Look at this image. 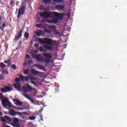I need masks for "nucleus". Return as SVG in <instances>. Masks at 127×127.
Returning <instances> with one entry per match:
<instances>
[{"label":"nucleus","mask_w":127,"mask_h":127,"mask_svg":"<svg viewBox=\"0 0 127 127\" xmlns=\"http://www.w3.org/2000/svg\"><path fill=\"white\" fill-rule=\"evenodd\" d=\"M39 42L41 43V44H48L49 45H51V46H53V45H54V42H53V40L50 38H46L43 40L40 39Z\"/></svg>","instance_id":"obj_1"},{"label":"nucleus","mask_w":127,"mask_h":127,"mask_svg":"<svg viewBox=\"0 0 127 127\" xmlns=\"http://www.w3.org/2000/svg\"><path fill=\"white\" fill-rule=\"evenodd\" d=\"M2 102V105L3 108H6L7 107L9 108H11V103L9 102L7 99H4V100H1Z\"/></svg>","instance_id":"obj_2"},{"label":"nucleus","mask_w":127,"mask_h":127,"mask_svg":"<svg viewBox=\"0 0 127 127\" xmlns=\"http://www.w3.org/2000/svg\"><path fill=\"white\" fill-rule=\"evenodd\" d=\"M25 9H26V6L25 5L22 6L19 9L17 16V18L18 19H19V17L21 16V15H23V14H24V12H25Z\"/></svg>","instance_id":"obj_3"},{"label":"nucleus","mask_w":127,"mask_h":127,"mask_svg":"<svg viewBox=\"0 0 127 127\" xmlns=\"http://www.w3.org/2000/svg\"><path fill=\"white\" fill-rule=\"evenodd\" d=\"M53 12H50L49 13L47 12H45L43 13L40 14V15L44 18H52L53 17Z\"/></svg>","instance_id":"obj_4"},{"label":"nucleus","mask_w":127,"mask_h":127,"mask_svg":"<svg viewBox=\"0 0 127 127\" xmlns=\"http://www.w3.org/2000/svg\"><path fill=\"white\" fill-rule=\"evenodd\" d=\"M22 89L24 92L26 94L27 93H29L30 91H33V88L28 84H27V86L23 85L22 87Z\"/></svg>","instance_id":"obj_5"},{"label":"nucleus","mask_w":127,"mask_h":127,"mask_svg":"<svg viewBox=\"0 0 127 127\" xmlns=\"http://www.w3.org/2000/svg\"><path fill=\"white\" fill-rule=\"evenodd\" d=\"M43 56L45 58L46 64H48L49 62H51V58H52V55L50 54L44 53Z\"/></svg>","instance_id":"obj_6"},{"label":"nucleus","mask_w":127,"mask_h":127,"mask_svg":"<svg viewBox=\"0 0 127 127\" xmlns=\"http://www.w3.org/2000/svg\"><path fill=\"white\" fill-rule=\"evenodd\" d=\"M63 16H64V13L53 12V17H57L58 19H63Z\"/></svg>","instance_id":"obj_7"},{"label":"nucleus","mask_w":127,"mask_h":127,"mask_svg":"<svg viewBox=\"0 0 127 127\" xmlns=\"http://www.w3.org/2000/svg\"><path fill=\"white\" fill-rule=\"evenodd\" d=\"M22 36V30H20L17 33V35L15 36L14 40L15 41H17Z\"/></svg>","instance_id":"obj_8"},{"label":"nucleus","mask_w":127,"mask_h":127,"mask_svg":"<svg viewBox=\"0 0 127 127\" xmlns=\"http://www.w3.org/2000/svg\"><path fill=\"white\" fill-rule=\"evenodd\" d=\"M11 91V88L9 86H4L3 88H1V92L2 93H6V92H10Z\"/></svg>","instance_id":"obj_9"},{"label":"nucleus","mask_w":127,"mask_h":127,"mask_svg":"<svg viewBox=\"0 0 127 127\" xmlns=\"http://www.w3.org/2000/svg\"><path fill=\"white\" fill-rule=\"evenodd\" d=\"M33 57L34 58H36V60H37L38 62H44V60L40 58V55H35L33 56Z\"/></svg>","instance_id":"obj_10"},{"label":"nucleus","mask_w":127,"mask_h":127,"mask_svg":"<svg viewBox=\"0 0 127 127\" xmlns=\"http://www.w3.org/2000/svg\"><path fill=\"white\" fill-rule=\"evenodd\" d=\"M15 89L18 91H21V84L20 83H15L14 84Z\"/></svg>","instance_id":"obj_11"},{"label":"nucleus","mask_w":127,"mask_h":127,"mask_svg":"<svg viewBox=\"0 0 127 127\" xmlns=\"http://www.w3.org/2000/svg\"><path fill=\"white\" fill-rule=\"evenodd\" d=\"M12 100L14 101V103L15 105H16V106H19V107L22 106V102H21V101L17 99H13Z\"/></svg>","instance_id":"obj_12"},{"label":"nucleus","mask_w":127,"mask_h":127,"mask_svg":"<svg viewBox=\"0 0 127 127\" xmlns=\"http://www.w3.org/2000/svg\"><path fill=\"white\" fill-rule=\"evenodd\" d=\"M58 19L56 18L54 19L53 20H48V23H58Z\"/></svg>","instance_id":"obj_13"},{"label":"nucleus","mask_w":127,"mask_h":127,"mask_svg":"<svg viewBox=\"0 0 127 127\" xmlns=\"http://www.w3.org/2000/svg\"><path fill=\"white\" fill-rule=\"evenodd\" d=\"M9 114L10 116H12V117H15L16 116V112L13 110H11L9 112Z\"/></svg>","instance_id":"obj_14"},{"label":"nucleus","mask_w":127,"mask_h":127,"mask_svg":"<svg viewBox=\"0 0 127 127\" xmlns=\"http://www.w3.org/2000/svg\"><path fill=\"white\" fill-rule=\"evenodd\" d=\"M32 74H34V75H38V74H40L41 72L36 70L35 69H31L30 71Z\"/></svg>","instance_id":"obj_15"},{"label":"nucleus","mask_w":127,"mask_h":127,"mask_svg":"<svg viewBox=\"0 0 127 127\" xmlns=\"http://www.w3.org/2000/svg\"><path fill=\"white\" fill-rule=\"evenodd\" d=\"M34 66H36L37 68H39V69H40V70H43V71H46V68H45L44 67L40 65L35 64Z\"/></svg>","instance_id":"obj_16"},{"label":"nucleus","mask_w":127,"mask_h":127,"mask_svg":"<svg viewBox=\"0 0 127 127\" xmlns=\"http://www.w3.org/2000/svg\"><path fill=\"white\" fill-rule=\"evenodd\" d=\"M0 72H1L2 74H3V75H5V74H8L9 72L7 71V70L2 68L0 70Z\"/></svg>","instance_id":"obj_17"},{"label":"nucleus","mask_w":127,"mask_h":127,"mask_svg":"<svg viewBox=\"0 0 127 127\" xmlns=\"http://www.w3.org/2000/svg\"><path fill=\"white\" fill-rule=\"evenodd\" d=\"M55 7L57 10H58L59 9L60 10H62V9H64V6H62V5H56Z\"/></svg>","instance_id":"obj_18"},{"label":"nucleus","mask_w":127,"mask_h":127,"mask_svg":"<svg viewBox=\"0 0 127 127\" xmlns=\"http://www.w3.org/2000/svg\"><path fill=\"white\" fill-rule=\"evenodd\" d=\"M43 48H45L47 50H52V49H53V48L52 47L49 46H47V45H44Z\"/></svg>","instance_id":"obj_19"},{"label":"nucleus","mask_w":127,"mask_h":127,"mask_svg":"<svg viewBox=\"0 0 127 127\" xmlns=\"http://www.w3.org/2000/svg\"><path fill=\"white\" fill-rule=\"evenodd\" d=\"M4 118L8 122V123H11V118L8 116H4Z\"/></svg>","instance_id":"obj_20"},{"label":"nucleus","mask_w":127,"mask_h":127,"mask_svg":"<svg viewBox=\"0 0 127 127\" xmlns=\"http://www.w3.org/2000/svg\"><path fill=\"white\" fill-rule=\"evenodd\" d=\"M0 67H1L2 69H3V68H6V65L4 64L3 63H0Z\"/></svg>","instance_id":"obj_21"},{"label":"nucleus","mask_w":127,"mask_h":127,"mask_svg":"<svg viewBox=\"0 0 127 127\" xmlns=\"http://www.w3.org/2000/svg\"><path fill=\"white\" fill-rule=\"evenodd\" d=\"M42 2H44V3H45L46 4L47 3H50V2H51V0H42Z\"/></svg>","instance_id":"obj_22"},{"label":"nucleus","mask_w":127,"mask_h":127,"mask_svg":"<svg viewBox=\"0 0 127 127\" xmlns=\"http://www.w3.org/2000/svg\"><path fill=\"white\" fill-rule=\"evenodd\" d=\"M24 36L25 37L26 40H27V39H28V37L29 36V33H28V32H25Z\"/></svg>","instance_id":"obj_23"},{"label":"nucleus","mask_w":127,"mask_h":127,"mask_svg":"<svg viewBox=\"0 0 127 127\" xmlns=\"http://www.w3.org/2000/svg\"><path fill=\"white\" fill-rule=\"evenodd\" d=\"M29 73V69L28 68H27L24 71V75H28Z\"/></svg>","instance_id":"obj_24"},{"label":"nucleus","mask_w":127,"mask_h":127,"mask_svg":"<svg viewBox=\"0 0 127 127\" xmlns=\"http://www.w3.org/2000/svg\"><path fill=\"white\" fill-rule=\"evenodd\" d=\"M12 122H13V123H15L16 124H17V123H18V122H19V120H18V119L16 118H14Z\"/></svg>","instance_id":"obj_25"},{"label":"nucleus","mask_w":127,"mask_h":127,"mask_svg":"<svg viewBox=\"0 0 127 127\" xmlns=\"http://www.w3.org/2000/svg\"><path fill=\"white\" fill-rule=\"evenodd\" d=\"M45 31L47 33H48V34H52V31L50 30H45Z\"/></svg>","instance_id":"obj_26"},{"label":"nucleus","mask_w":127,"mask_h":127,"mask_svg":"<svg viewBox=\"0 0 127 127\" xmlns=\"http://www.w3.org/2000/svg\"><path fill=\"white\" fill-rule=\"evenodd\" d=\"M38 50H39L40 51V52H45L46 51L44 49H43V48H42V47H40Z\"/></svg>","instance_id":"obj_27"},{"label":"nucleus","mask_w":127,"mask_h":127,"mask_svg":"<svg viewBox=\"0 0 127 127\" xmlns=\"http://www.w3.org/2000/svg\"><path fill=\"white\" fill-rule=\"evenodd\" d=\"M11 68L13 69V70H16V65H15L14 64H13L11 65Z\"/></svg>","instance_id":"obj_28"},{"label":"nucleus","mask_w":127,"mask_h":127,"mask_svg":"<svg viewBox=\"0 0 127 127\" xmlns=\"http://www.w3.org/2000/svg\"><path fill=\"white\" fill-rule=\"evenodd\" d=\"M24 76H23V75H20V78L21 79V82H23V81H24Z\"/></svg>","instance_id":"obj_29"},{"label":"nucleus","mask_w":127,"mask_h":127,"mask_svg":"<svg viewBox=\"0 0 127 127\" xmlns=\"http://www.w3.org/2000/svg\"><path fill=\"white\" fill-rule=\"evenodd\" d=\"M0 120L2 122V123H6V120L5 119L4 117H1Z\"/></svg>","instance_id":"obj_30"},{"label":"nucleus","mask_w":127,"mask_h":127,"mask_svg":"<svg viewBox=\"0 0 127 127\" xmlns=\"http://www.w3.org/2000/svg\"><path fill=\"white\" fill-rule=\"evenodd\" d=\"M64 0H53L54 2H62Z\"/></svg>","instance_id":"obj_31"},{"label":"nucleus","mask_w":127,"mask_h":127,"mask_svg":"<svg viewBox=\"0 0 127 127\" xmlns=\"http://www.w3.org/2000/svg\"><path fill=\"white\" fill-rule=\"evenodd\" d=\"M0 100H4V96H3V94L2 93H0Z\"/></svg>","instance_id":"obj_32"},{"label":"nucleus","mask_w":127,"mask_h":127,"mask_svg":"<svg viewBox=\"0 0 127 127\" xmlns=\"http://www.w3.org/2000/svg\"><path fill=\"white\" fill-rule=\"evenodd\" d=\"M22 95L23 96L26 98V99H28V100H29V99H30V97H29V96H28V95H26V94L23 93Z\"/></svg>","instance_id":"obj_33"},{"label":"nucleus","mask_w":127,"mask_h":127,"mask_svg":"<svg viewBox=\"0 0 127 127\" xmlns=\"http://www.w3.org/2000/svg\"><path fill=\"white\" fill-rule=\"evenodd\" d=\"M54 34H56V35H59V32H58V31H57V30H55L54 31Z\"/></svg>","instance_id":"obj_34"},{"label":"nucleus","mask_w":127,"mask_h":127,"mask_svg":"<svg viewBox=\"0 0 127 127\" xmlns=\"http://www.w3.org/2000/svg\"><path fill=\"white\" fill-rule=\"evenodd\" d=\"M17 111H23V110H24V108L22 107H17Z\"/></svg>","instance_id":"obj_35"},{"label":"nucleus","mask_w":127,"mask_h":127,"mask_svg":"<svg viewBox=\"0 0 127 127\" xmlns=\"http://www.w3.org/2000/svg\"><path fill=\"white\" fill-rule=\"evenodd\" d=\"M7 25H6V22H4L3 24L2 25V27L4 28L6 27Z\"/></svg>","instance_id":"obj_36"},{"label":"nucleus","mask_w":127,"mask_h":127,"mask_svg":"<svg viewBox=\"0 0 127 127\" xmlns=\"http://www.w3.org/2000/svg\"><path fill=\"white\" fill-rule=\"evenodd\" d=\"M24 80L26 82H28V81H29V78H28V76H25Z\"/></svg>","instance_id":"obj_37"},{"label":"nucleus","mask_w":127,"mask_h":127,"mask_svg":"<svg viewBox=\"0 0 127 127\" xmlns=\"http://www.w3.org/2000/svg\"><path fill=\"white\" fill-rule=\"evenodd\" d=\"M16 115H18V116H20V117H22L23 116V114H22V113L19 112H16Z\"/></svg>","instance_id":"obj_38"},{"label":"nucleus","mask_w":127,"mask_h":127,"mask_svg":"<svg viewBox=\"0 0 127 127\" xmlns=\"http://www.w3.org/2000/svg\"><path fill=\"white\" fill-rule=\"evenodd\" d=\"M35 119H36V117H31L29 118V120H30V121H34Z\"/></svg>","instance_id":"obj_39"},{"label":"nucleus","mask_w":127,"mask_h":127,"mask_svg":"<svg viewBox=\"0 0 127 127\" xmlns=\"http://www.w3.org/2000/svg\"><path fill=\"white\" fill-rule=\"evenodd\" d=\"M19 81H20V79L18 77H17L16 79H15V82L16 83H18V82H19Z\"/></svg>","instance_id":"obj_40"},{"label":"nucleus","mask_w":127,"mask_h":127,"mask_svg":"<svg viewBox=\"0 0 127 127\" xmlns=\"http://www.w3.org/2000/svg\"><path fill=\"white\" fill-rule=\"evenodd\" d=\"M10 63V61H7L6 60L4 61V63H5V64H9V63Z\"/></svg>","instance_id":"obj_41"},{"label":"nucleus","mask_w":127,"mask_h":127,"mask_svg":"<svg viewBox=\"0 0 127 127\" xmlns=\"http://www.w3.org/2000/svg\"><path fill=\"white\" fill-rule=\"evenodd\" d=\"M29 101H30L31 103H32V104H34V100H33V99H31V98H30V99H29Z\"/></svg>","instance_id":"obj_42"},{"label":"nucleus","mask_w":127,"mask_h":127,"mask_svg":"<svg viewBox=\"0 0 127 127\" xmlns=\"http://www.w3.org/2000/svg\"><path fill=\"white\" fill-rule=\"evenodd\" d=\"M34 46L36 48H38V47H39V44H34Z\"/></svg>","instance_id":"obj_43"},{"label":"nucleus","mask_w":127,"mask_h":127,"mask_svg":"<svg viewBox=\"0 0 127 127\" xmlns=\"http://www.w3.org/2000/svg\"><path fill=\"white\" fill-rule=\"evenodd\" d=\"M1 80H3V76L0 74V81H1Z\"/></svg>","instance_id":"obj_44"},{"label":"nucleus","mask_w":127,"mask_h":127,"mask_svg":"<svg viewBox=\"0 0 127 127\" xmlns=\"http://www.w3.org/2000/svg\"><path fill=\"white\" fill-rule=\"evenodd\" d=\"M34 95H36V94H37V90H36V89H34Z\"/></svg>","instance_id":"obj_45"},{"label":"nucleus","mask_w":127,"mask_h":127,"mask_svg":"<svg viewBox=\"0 0 127 127\" xmlns=\"http://www.w3.org/2000/svg\"><path fill=\"white\" fill-rule=\"evenodd\" d=\"M20 125L19 124L16 123V124H15V126H14V127H19Z\"/></svg>","instance_id":"obj_46"},{"label":"nucleus","mask_w":127,"mask_h":127,"mask_svg":"<svg viewBox=\"0 0 127 127\" xmlns=\"http://www.w3.org/2000/svg\"><path fill=\"white\" fill-rule=\"evenodd\" d=\"M37 27H38V28H40V27H41V24H37Z\"/></svg>","instance_id":"obj_47"},{"label":"nucleus","mask_w":127,"mask_h":127,"mask_svg":"<svg viewBox=\"0 0 127 127\" xmlns=\"http://www.w3.org/2000/svg\"><path fill=\"white\" fill-rule=\"evenodd\" d=\"M15 1H14V0H12V1L10 2V4L11 5H12V4H13V3H14Z\"/></svg>","instance_id":"obj_48"},{"label":"nucleus","mask_w":127,"mask_h":127,"mask_svg":"<svg viewBox=\"0 0 127 127\" xmlns=\"http://www.w3.org/2000/svg\"><path fill=\"white\" fill-rule=\"evenodd\" d=\"M4 28L0 26V30H1V31H2V32H3V31H4V30L3 29Z\"/></svg>","instance_id":"obj_49"},{"label":"nucleus","mask_w":127,"mask_h":127,"mask_svg":"<svg viewBox=\"0 0 127 127\" xmlns=\"http://www.w3.org/2000/svg\"><path fill=\"white\" fill-rule=\"evenodd\" d=\"M16 123H15L14 122V123H11V126H12V127H15V124H16Z\"/></svg>","instance_id":"obj_50"},{"label":"nucleus","mask_w":127,"mask_h":127,"mask_svg":"<svg viewBox=\"0 0 127 127\" xmlns=\"http://www.w3.org/2000/svg\"><path fill=\"white\" fill-rule=\"evenodd\" d=\"M26 59H29V58H30V57L29 56V55L27 54L26 56Z\"/></svg>","instance_id":"obj_51"},{"label":"nucleus","mask_w":127,"mask_h":127,"mask_svg":"<svg viewBox=\"0 0 127 127\" xmlns=\"http://www.w3.org/2000/svg\"><path fill=\"white\" fill-rule=\"evenodd\" d=\"M31 84H33V85H34V86H35L36 85V83H35L34 81H31Z\"/></svg>","instance_id":"obj_52"},{"label":"nucleus","mask_w":127,"mask_h":127,"mask_svg":"<svg viewBox=\"0 0 127 127\" xmlns=\"http://www.w3.org/2000/svg\"><path fill=\"white\" fill-rule=\"evenodd\" d=\"M22 113L24 114V115H26V116H28L29 114H28V113L27 112H22Z\"/></svg>","instance_id":"obj_53"},{"label":"nucleus","mask_w":127,"mask_h":127,"mask_svg":"<svg viewBox=\"0 0 127 127\" xmlns=\"http://www.w3.org/2000/svg\"><path fill=\"white\" fill-rule=\"evenodd\" d=\"M32 61H28V64H32Z\"/></svg>","instance_id":"obj_54"},{"label":"nucleus","mask_w":127,"mask_h":127,"mask_svg":"<svg viewBox=\"0 0 127 127\" xmlns=\"http://www.w3.org/2000/svg\"><path fill=\"white\" fill-rule=\"evenodd\" d=\"M40 117H41L40 121H43V118L42 117V115H40Z\"/></svg>","instance_id":"obj_55"},{"label":"nucleus","mask_w":127,"mask_h":127,"mask_svg":"<svg viewBox=\"0 0 127 127\" xmlns=\"http://www.w3.org/2000/svg\"><path fill=\"white\" fill-rule=\"evenodd\" d=\"M51 28H55V25H51L50 26Z\"/></svg>","instance_id":"obj_56"},{"label":"nucleus","mask_w":127,"mask_h":127,"mask_svg":"<svg viewBox=\"0 0 127 127\" xmlns=\"http://www.w3.org/2000/svg\"><path fill=\"white\" fill-rule=\"evenodd\" d=\"M34 52L36 54H37V53H38V50H35Z\"/></svg>","instance_id":"obj_57"},{"label":"nucleus","mask_w":127,"mask_h":127,"mask_svg":"<svg viewBox=\"0 0 127 127\" xmlns=\"http://www.w3.org/2000/svg\"><path fill=\"white\" fill-rule=\"evenodd\" d=\"M30 79L31 80H35V77H31Z\"/></svg>","instance_id":"obj_58"},{"label":"nucleus","mask_w":127,"mask_h":127,"mask_svg":"<svg viewBox=\"0 0 127 127\" xmlns=\"http://www.w3.org/2000/svg\"><path fill=\"white\" fill-rule=\"evenodd\" d=\"M30 44L31 45H32V44H33V41L32 40L31 42H30Z\"/></svg>","instance_id":"obj_59"},{"label":"nucleus","mask_w":127,"mask_h":127,"mask_svg":"<svg viewBox=\"0 0 127 127\" xmlns=\"http://www.w3.org/2000/svg\"><path fill=\"white\" fill-rule=\"evenodd\" d=\"M16 12H15V13L16 14V13H17V11H18V9H17V8H16Z\"/></svg>","instance_id":"obj_60"},{"label":"nucleus","mask_w":127,"mask_h":127,"mask_svg":"<svg viewBox=\"0 0 127 127\" xmlns=\"http://www.w3.org/2000/svg\"><path fill=\"white\" fill-rule=\"evenodd\" d=\"M3 126H5V127H6V124L5 123L3 124Z\"/></svg>","instance_id":"obj_61"},{"label":"nucleus","mask_w":127,"mask_h":127,"mask_svg":"<svg viewBox=\"0 0 127 127\" xmlns=\"http://www.w3.org/2000/svg\"><path fill=\"white\" fill-rule=\"evenodd\" d=\"M0 116H2V113H1V112H0Z\"/></svg>","instance_id":"obj_62"},{"label":"nucleus","mask_w":127,"mask_h":127,"mask_svg":"<svg viewBox=\"0 0 127 127\" xmlns=\"http://www.w3.org/2000/svg\"><path fill=\"white\" fill-rule=\"evenodd\" d=\"M1 21V16H0V21Z\"/></svg>","instance_id":"obj_63"},{"label":"nucleus","mask_w":127,"mask_h":127,"mask_svg":"<svg viewBox=\"0 0 127 127\" xmlns=\"http://www.w3.org/2000/svg\"><path fill=\"white\" fill-rule=\"evenodd\" d=\"M2 127H7V126H3Z\"/></svg>","instance_id":"obj_64"}]
</instances>
